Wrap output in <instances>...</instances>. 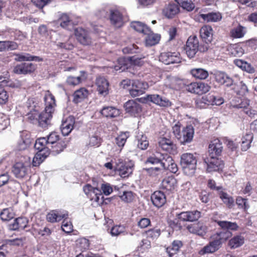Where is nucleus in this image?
<instances>
[{
    "label": "nucleus",
    "instance_id": "f257e3e1",
    "mask_svg": "<svg viewBox=\"0 0 257 257\" xmlns=\"http://www.w3.org/2000/svg\"><path fill=\"white\" fill-rule=\"evenodd\" d=\"M44 99L45 108V110L39 115L38 122L40 126L46 127L50 124L52 114L55 111L56 104L55 97L49 90L45 91Z\"/></svg>",
    "mask_w": 257,
    "mask_h": 257
},
{
    "label": "nucleus",
    "instance_id": "f03ea898",
    "mask_svg": "<svg viewBox=\"0 0 257 257\" xmlns=\"http://www.w3.org/2000/svg\"><path fill=\"white\" fill-rule=\"evenodd\" d=\"M34 148L38 152L36 154L33 158L32 164L33 166H38L49 156L50 154L49 146H47L46 138H42L36 141Z\"/></svg>",
    "mask_w": 257,
    "mask_h": 257
},
{
    "label": "nucleus",
    "instance_id": "7ed1b4c3",
    "mask_svg": "<svg viewBox=\"0 0 257 257\" xmlns=\"http://www.w3.org/2000/svg\"><path fill=\"white\" fill-rule=\"evenodd\" d=\"M197 162L194 154L189 153L183 154L181 156L180 164L184 173L188 176H193L196 172Z\"/></svg>",
    "mask_w": 257,
    "mask_h": 257
},
{
    "label": "nucleus",
    "instance_id": "20e7f679",
    "mask_svg": "<svg viewBox=\"0 0 257 257\" xmlns=\"http://www.w3.org/2000/svg\"><path fill=\"white\" fill-rule=\"evenodd\" d=\"M209 46L207 45H199V40L197 36H190L184 46V51L187 56L190 58H193L197 52L199 51L201 52H205L208 50Z\"/></svg>",
    "mask_w": 257,
    "mask_h": 257
},
{
    "label": "nucleus",
    "instance_id": "39448f33",
    "mask_svg": "<svg viewBox=\"0 0 257 257\" xmlns=\"http://www.w3.org/2000/svg\"><path fill=\"white\" fill-rule=\"evenodd\" d=\"M142 59V57L138 55L119 58L117 59V64L114 66V69L115 71H118L120 72L131 68L134 66H141L143 63Z\"/></svg>",
    "mask_w": 257,
    "mask_h": 257
},
{
    "label": "nucleus",
    "instance_id": "423d86ee",
    "mask_svg": "<svg viewBox=\"0 0 257 257\" xmlns=\"http://www.w3.org/2000/svg\"><path fill=\"white\" fill-rule=\"evenodd\" d=\"M223 102V98L211 93L197 98L195 100L196 106L199 108H204L210 105H220Z\"/></svg>",
    "mask_w": 257,
    "mask_h": 257
},
{
    "label": "nucleus",
    "instance_id": "0eeeda50",
    "mask_svg": "<svg viewBox=\"0 0 257 257\" xmlns=\"http://www.w3.org/2000/svg\"><path fill=\"white\" fill-rule=\"evenodd\" d=\"M83 190L91 201L96 202L98 204H101L104 202V197L100 189L93 187L90 184H86L83 187Z\"/></svg>",
    "mask_w": 257,
    "mask_h": 257
},
{
    "label": "nucleus",
    "instance_id": "6e6552de",
    "mask_svg": "<svg viewBox=\"0 0 257 257\" xmlns=\"http://www.w3.org/2000/svg\"><path fill=\"white\" fill-rule=\"evenodd\" d=\"M203 163L206 165L207 172L219 171L224 167L223 162L213 155L204 158Z\"/></svg>",
    "mask_w": 257,
    "mask_h": 257
},
{
    "label": "nucleus",
    "instance_id": "1a4fd4ad",
    "mask_svg": "<svg viewBox=\"0 0 257 257\" xmlns=\"http://www.w3.org/2000/svg\"><path fill=\"white\" fill-rule=\"evenodd\" d=\"M139 100L143 103H145L147 101H150L161 107H169L172 104L168 99L162 97L159 94L148 95L146 97L139 98Z\"/></svg>",
    "mask_w": 257,
    "mask_h": 257
},
{
    "label": "nucleus",
    "instance_id": "9d476101",
    "mask_svg": "<svg viewBox=\"0 0 257 257\" xmlns=\"http://www.w3.org/2000/svg\"><path fill=\"white\" fill-rule=\"evenodd\" d=\"M29 167V163L17 162L12 167V172L17 178L22 179L28 174Z\"/></svg>",
    "mask_w": 257,
    "mask_h": 257
},
{
    "label": "nucleus",
    "instance_id": "9b49d317",
    "mask_svg": "<svg viewBox=\"0 0 257 257\" xmlns=\"http://www.w3.org/2000/svg\"><path fill=\"white\" fill-rule=\"evenodd\" d=\"M210 86L204 82H192L187 85L186 89L191 93L202 94L208 92Z\"/></svg>",
    "mask_w": 257,
    "mask_h": 257
},
{
    "label": "nucleus",
    "instance_id": "f8f14e48",
    "mask_svg": "<svg viewBox=\"0 0 257 257\" xmlns=\"http://www.w3.org/2000/svg\"><path fill=\"white\" fill-rule=\"evenodd\" d=\"M148 88V84L145 82L139 80L132 81V87L129 89L130 94L135 97L140 96L145 92Z\"/></svg>",
    "mask_w": 257,
    "mask_h": 257
},
{
    "label": "nucleus",
    "instance_id": "ddd939ff",
    "mask_svg": "<svg viewBox=\"0 0 257 257\" xmlns=\"http://www.w3.org/2000/svg\"><path fill=\"white\" fill-rule=\"evenodd\" d=\"M141 101L139 99L130 100L124 104L126 112L134 116L138 115L142 111V107L138 101Z\"/></svg>",
    "mask_w": 257,
    "mask_h": 257
},
{
    "label": "nucleus",
    "instance_id": "4468645a",
    "mask_svg": "<svg viewBox=\"0 0 257 257\" xmlns=\"http://www.w3.org/2000/svg\"><path fill=\"white\" fill-rule=\"evenodd\" d=\"M194 134V129L193 126L191 125H187L183 128L178 140L182 145L190 143L193 140Z\"/></svg>",
    "mask_w": 257,
    "mask_h": 257
},
{
    "label": "nucleus",
    "instance_id": "2eb2a0df",
    "mask_svg": "<svg viewBox=\"0 0 257 257\" xmlns=\"http://www.w3.org/2000/svg\"><path fill=\"white\" fill-rule=\"evenodd\" d=\"M159 146L164 151L170 154H175L177 153V146L170 139L163 137L159 139Z\"/></svg>",
    "mask_w": 257,
    "mask_h": 257
},
{
    "label": "nucleus",
    "instance_id": "dca6fc26",
    "mask_svg": "<svg viewBox=\"0 0 257 257\" xmlns=\"http://www.w3.org/2000/svg\"><path fill=\"white\" fill-rule=\"evenodd\" d=\"M75 35L78 41L83 45L91 44L92 39L90 33L82 28H77L75 30Z\"/></svg>",
    "mask_w": 257,
    "mask_h": 257
},
{
    "label": "nucleus",
    "instance_id": "f3484780",
    "mask_svg": "<svg viewBox=\"0 0 257 257\" xmlns=\"http://www.w3.org/2000/svg\"><path fill=\"white\" fill-rule=\"evenodd\" d=\"M180 12L178 3H170L166 5L162 10V14L168 19H172Z\"/></svg>",
    "mask_w": 257,
    "mask_h": 257
},
{
    "label": "nucleus",
    "instance_id": "a211bd4d",
    "mask_svg": "<svg viewBox=\"0 0 257 257\" xmlns=\"http://www.w3.org/2000/svg\"><path fill=\"white\" fill-rule=\"evenodd\" d=\"M159 60L167 65L180 62L179 54L170 52L162 53L160 55Z\"/></svg>",
    "mask_w": 257,
    "mask_h": 257
},
{
    "label": "nucleus",
    "instance_id": "6ab92c4d",
    "mask_svg": "<svg viewBox=\"0 0 257 257\" xmlns=\"http://www.w3.org/2000/svg\"><path fill=\"white\" fill-rule=\"evenodd\" d=\"M68 213L66 211L53 210L49 212L46 216L47 220L51 223L57 222L63 218H67Z\"/></svg>",
    "mask_w": 257,
    "mask_h": 257
},
{
    "label": "nucleus",
    "instance_id": "aec40b11",
    "mask_svg": "<svg viewBox=\"0 0 257 257\" xmlns=\"http://www.w3.org/2000/svg\"><path fill=\"white\" fill-rule=\"evenodd\" d=\"M35 65L32 63H22L16 66L13 72L18 74H27L35 71Z\"/></svg>",
    "mask_w": 257,
    "mask_h": 257
},
{
    "label": "nucleus",
    "instance_id": "412c9836",
    "mask_svg": "<svg viewBox=\"0 0 257 257\" xmlns=\"http://www.w3.org/2000/svg\"><path fill=\"white\" fill-rule=\"evenodd\" d=\"M109 18L111 24L115 28H120L123 25L122 16L117 10H109Z\"/></svg>",
    "mask_w": 257,
    "mask_h": 257
},
{
    "label": "nucleus",
    "instance_id": "4be33fe9",
    "mask_svg": "<svg viewBox=\"0 0 257 257\" xmlns=\"http://www.w3.org/2000/svg\"><path fill=\"white\" fill-rule=\"evenodd\" d=\"M213 29L208 25L203 26L200 30V36L203 41L205 43V45L210 43L213 40Z\"/></svg>",
    "mask_w": 257,
    "mask_h": 257
},
{
    "label": "nucleus",
    "instance_id": "5701e85b",
    "mask_svg": "<svg viewBox=\"0 0 257 257\" xmlns=\"http://www.w3.org/2000/svg\"><path fill=\"white\" fill-rule=\"evenodd\" d=\"M209 156L217 157L222 151V144L219 139H216L211 142L208 148Z\"/></svg>",
    "mask_w": 257,
    "mask_h": 257
},
{
    "label": "nucleus",
    "instance_id": "b1692460",
    "mask_svg": "<svg viewBox=\"0 0 257 257\" xmlns=\"http://www.w3.org/2000/svg\"><path fill=\"white\" fill-rule=\"evenodd\" d=\"M151 199L154 206L158 208L162 207L166 202V196L161 191H155L152 194Z\"/></svg>",
    "mask_w": 257,
    "mask_h": 257
},
{
    "label": "nucleus",
    "instance_id": "393cba45",
    "mask_svg": "<svg viewBox=\"0 0 257 257\" xmlns=\"http://www.w3.org/2000/svg\"><path fill=\"white\" fill-rule=\"evenodd\" d=\"M75 122V117L70 115L66 118L65 121L62 122L61 130L64 136H67L71 133L73 128Z\"/></svg>",
    "mask_w": 257,
    "mask_h": 257
},
{
    "label": "nucleus",
    "instance_id": "a878e982",
    "mask_svg": "<svg viewBox=\"0 0 257 257\" xmlns=\"http://www.w3.org/2000/svg\"><path fill=\"white\" fill-rule=\"evenodd\" d=\"M96 84L99 93L105 96L108 93L109 83L107 80L103 77H98L96 80Z\"/></svg>",
    "mask_w": 257,
    "mask_h": 257
},
{
    "label": "nucleus",
    "instance_id": "bb28decb",
    "mask_svg": "<svg viewBox=\"0 0 257 257\" xmlns=\"http://www.w3.org/2000/svg\"><path fill=\"white\" fill-rule=\"evenodd\" d=\"M201 212L196 210L181 212V218L184 219L185 222L197 221L201 217Z\"/></svg>",
    "mask_w": 257,
    "mask_h": 257
},
{
    "label": "nucleus",
    "instance_id": "cd10ccee",
    "mask_svg": "<svg viewBox=\"0 0 257 257\" xmlns=\"http://www.w3.org/2000/svg\"><path fill=\"white\" fill-rule=\"evenodd\" d=\"M134 164L130 162L129 164L122 163L117 165L116 170L118 171L119 174L122 178L128 177L133 172Z\"/></svg>",
    "mask_w": 257,
    "mask_h": 257
},
{
    "label": "nucleus",
    "instance_id": "c85d7f7f",
    "mask_svg": "<svg viewBox=\"0 0 257 257\" xmlns=\"http://www.w3.org/2000/svg\"><path fill=\"white\" fill-rule=\"evenodd\" d=\"M215 79L220 84H225L227 86H230L233 84V80L226 73L221 71H218L215 74Z\"/></svg>",
    "mask_w": 257,
    "mask_h": 257
},
{
    "label": "nucleus",
    "instance_id": "c756f323",
    "mask_svg": "<svg viewBox=\"0 0 257 257\" xmlns=\"http://www.w3.org/2000/svg\"><path fill=\"white\" fill-rule=\"evenodd\" d=\"M231 233L229 231L220 232L217 234L214 241H243V238L241 236H236L232 238H229Z\"/></svg>",
    "mask_w": 257,
    "mask_h": 257
},
{
    "label": "nucleus",
    "instance_id": "7c9ffc66",
    "mask_svg": "<svg viewBox=\"0 0 257 257\" xmlns=\"http://www.w3.org/2000/svg\"><path fill=\"white\" fill-rule=\"evenodd\" d=\"M15 60L19 62L32 61L40 62L42 61V59L39 57L33 56L27 53L15 54Z\"/></svg>",
    "mask_w": 257,
    "mask_h": 257
},
{
    "label": "nucleus",
    "instance_id": "2f4dec72",
    "mask_svg": "<svg viewBox=\"0 0 257 257\" xmlns=\"http://www.w3.org/2000/svg\"><path fill=\"white\" fill-rule=\"evenodd\" d=\"M28 223V220L26 218L19 217L9 225V227L12 230L24 229L27 227Z\"/></svg>",
    "mask_w": 257,
    "mask_h": 257
},
{
    "label": "nucleus",
    "instance_id": "473e14b6",
    "mask_svg": "<svg viewBox=\"0 0 257 257\" xmlns=\"http://www.w3.org/2000/svg\"><path fill=\"white\" fill-rule=\"evenodd\" d=\"M184 219L181 218V213L177 214L176 217L173 220L168 221L169 226L174 230H180L184 225Z\"/></svg>",
    "mask_w": 257,
    "mask_h": 257
},
{
    "label": "nucleus",
    "instance_id": "72a5a7b5",
    "mask_svg": "<svg viewBox=\"0 0 257 257\" xmlns=\"http://www.w3.org/2000/svg\"><path fill=\"white\" fill-rule=\"evenodd\" d=\"M100 112L103 116L110 118L116 117L120 114L118 109L112 106L103 107Z\"/></svg>",
    "mask_w": 257,
    "mask_h": 257
},
{
    "label": "nucleus",
    "instance_id": "f704fd0d",
    "mask_svg": "<svg viewBox=\"0 0 257 257\" xmlns=\"http://www.w3.org/2000/svg\"><path fill=\"white\" fill-rule=\"evenodd\" d=\"M187 228L190 232L200 236H203L206 231V227L199 222L197 224L188 225Z\"/></svg>",
    "mask_w": 257,
    "mask_h": 257
},
{
    "label": "nucleus",
    "instance_id": "c9c22d12",
    "mask_svg": "<svg viewBox=\"0 0 257 257\" xmlns=\"http://www.w3.org/2000/svg\"><path fill=\"white\" fill-rule=\"evenodd\" d=\"M147 35L145 38V44L147 46H153L159 43L161 36L158 34L154 33L151 30V32L145 34Z\"/></svg>",
    "mask_w": 257,
    "mask_h": 257
},
{
    "label": "nucleus",
    "instance_id": "e433bc0d",
    "mask_svg": "<svg viewBox=\"0 0 257 257\" xmlns=\"http://www.w3.org/2000/svg\"><path fill=\"white\" fill-rule=\"evenodd\" d=\"M220 246L221 242H209L208 244L200 250L199 253L203 255L205 253H213L217 250Z\"/></svg>",
    "mask_w": 257,
    "mask_h": 257
},
{
    "label": "nucleus",
    "instance_id": "4c0bfd02",
    "mask_svg": "<svg viewBox=\"0 0 257 257\" xmlns=\"http://www.w3.org/2000/svg\"><path fill=\"white\" fill-rule=\"evenodd\" d=\"M131 27L136 31L145 34L151 32V29L144 23L139 21H134L131 23Z\"/></svg>",
    "mask_w": 257,
    "mask_h": 257
},
{
    "label": "nucleus",
    "instance_id": "58836bf2",
    "mask_svg": "<svg viewBox=\"0 0 257 257\" xmlns=\"http://www.w3.org/2000/svg\"><path fill=\"white\" fill-rule=\"evenodd\" d=\"M234 64L242 70L245 71L249 73L254 72V69L253 67L248 63L244 61L241 59H235L233 61Z\"/></svg>",
    "mask_w": 257,
    "mask_h": 257
},
{
    "label": "nucleus",
    "instance_id": "ea45409f",
    "mask_svg": "<svg viewBox=\"0 0 257 257\" xmlns=\"http://www.w3.org/2000/svg\"><path fill=\"white\" fill-rule=\"evenodd\" d=\"M88 95V90L85 88H81L76 90L73 94V101L78 103L86 98Z\"/></svg>",
    "mask_w": 257,
    "mask_h": 257
},
{
    "label": "nucleus",
    "instance_id": "a19ab883",
    "mask_svg": "<svg viewBox=\"0 0 257 257\" xmlns=\"http://www.w3.org/2000/svg\"><path fill=\"white\" fill-rule=\"evenodd\" d=\"M81 75L77 77L69 76L67 79V83L68 85L75 86L79 84L82 80L86 78V72L81 71Z\"/></svg>",
    "mask_w": 257,
    "mask_h": 257
},
{
    "label": "nucleus",
    "instance_id": "79ce46f5",
    "mask_svg": "<svg viewBox=\"0 0 257 257\" xmlns=\"http://www.w3.org/2000/svg\"><path fill=\"white\" fill-rule=\"evenodd\" d=\"M66 146L65 142L60 140L55 145L50 146V149H51L52 153L54 155H56L62 152L66 147Z\"/></svg>",
    "mask_w": 257,
    "mask_h": 257
},
{
    "label": "nucleus",
    "instance_id": "37998d69",
    "mask_svg": "<svg viewBox=\"0 0 257 257\" xmlns=\"http://www.w3.org/2000/svg\"><path fill=\"white\" fill-rule=\"evenodd\" d=\"M190 73L195 78L199 79H205L209 75L207 70L202 68H194L191 70Z\"/></svg>",
    "mask_w": 257,
    "mask_h": 257
},
{
    "label": "nucleus",
    "instance_id": "c03bdc74",
    "mask_svg": "<svg viewBox=\"0 0 257 257\" xmlns=\"http://www.w3.org/2000/svg\"><path fill=\"white\" fill-rule=\"evenodd\" d=\"M246 33V28L240 25L233 28L230 31V36L233 38H241Z\"/></svg>",
    "mask_w": 257,
    "mask_h": 257
},
{
    "label": "nucleus",
    "instance_id": "a18cd8bd",
    "mask_svg": "<svg viewBox=\"0 0 257 257\" xmlns=\"http://www.w3.org/2000/svg\"><path fill=\"white\" fill-rule=\"evenodd\" d=\"M200 17L207 22H215L221 19V16L219 13H209L206 14H201Z\"/></svg>",
    "mask_w": 257,
    "mask_h": 257
},
{
    "label": "nucleus",
    "instance_id": "49530a36",
    "mask_svg": "<svg viewBox=\"0 0 257 257\" xmlns=\"http://www.w3.org/2000/svg\"><path fill=\"white\" fill-rule=\"evenodd\" d=\"M219 195L220 198L222 200L224 204L229 208H231L234 205L233 198L229 195L227 193L223 192L221 190L219 192Z\"/></svg>",
    "mask_w": 257,
    "mask_h": 257
},
{
    "label": "nucleus",
    "instance_id": "de8ad7c7",
    "mask_svg": "<svg viewBox=\"0 0 257 257\" xmlns=\"http://www.w3.org/2000/svg\"><path fill=\"white\" fill-rule=\"evenodd\" d=\"M60 25L63 28L70 30L72 28L73 22L70 20L69 16L65 14L62 15L59 20Z\"/></svg>",
    "mask_w": 257,
    "mask_h": 257
},
{
    "label": "nucleus",
    "instance_id": "09e8293b",
    "mask_svg": "<svg viewBox=\"0 0 257 257\" xmlns=\"http://www.w3.org/2000/svg\"><path fill=\"white\" fill-rule=\"evenodd\" d=\"M72 41L73 39L69 37L67 38L64 42H58L56 46L60 49L71 50L74 48Z\"/></svg>",
    "mask_w": 257,
    "mask_h": 257
},
{
    "label": "nucleus",
    "instance_id": "8fccbe9b",
    "mask_svg": "<svg viewBox=\"0 0 257 257\" xmlns=\"http://www.w3.org/2000/svg\"><path fill=\"white\" fill-rule=\"evenodd\" d=\"M175 1L178 3L179 6L188 12L192 11L195 8V5L191 0H175Z\"/></svg>",
    "mask_w": 257,
    "mask_h": 257
},
{
    "label": "nucleus",
    "instance_id": "3c124183",
    "mask_svg": "<svg viewBox=\"0 0 257 257\" xmlns=\"http://www.w3.org/2000/svg\"><path fill=\"white\" fill-rule=\"evenodd\" d=\"M157 155L160 156V163L164 169L168 167L169 165L173 161L172 158L168 154L158 153Z\"/></svg>",
    "mask_w": 257,
    "mask_h": 257
},
{
    "label": "nucleus",
    "instance_id": "603ef678",
    "mask_svg": "<svg viewBox=\"0 0 257 257\" xmlns=\"http://www.w3.org/2000/svg\"><path fill=\"white\" fill-rule=\"evenodd\" d=\"M182 245V242H172V245L166 248V251L170 257H173V255L177 253Z\"/></svg>",
    "mask_w": 257,
    "mask_h": 257
},
{
    "label": "nucleus",
    "instance_id": "864d4df0",
    "mask_svg": "<svg viewBox=\"0 0 257 257\" xmlns=\"http://www.w3.org/2000/svg\"><path fill=\"white\" fill-rule=\"evenodd\" d=\"M253 139V136L251 134H247L242 139L241 150L246 151L250 147V144Z\"/></svg>",
    "mask_w": 257,
    "mask_h": 257
},
{
    "label": "nucleus",
    "instance_id": "5fc2aeb1",
    "mask_svg": "<svg viewBox=\"0 0 257 257\" xmlns=\"http://www.w3.org/2000/svg\"><path fill=\"white\" fill-rule=\"evenodd\" d=\"M1 218L4 221H9L14 217V213L11 208L4 209L0 214Z\"/></svg>",
    "mask_w": 257,
    "mask_h": 257
},
{
    "label": "nucleus",
    "instance_id": "6e6d98bb",
    "mask_svg": "<svg viewBox=\"0 0 257 257\" xmlns=\"http://www.w3.org/2000/svg\"><path fill=\"white\" fill-rule=\"evenodd\" d=\"M176 183V180L173 177L165 178L162 182V187L168 190H171L174 188Z\"/></svg>",
    "mask_w": 257,
    "mask_h": 257
},
{
    "label": "nucleus",
    "instance_id": "4d7b16f0",
    "mask_svg": "<svg viewBox=\"0 0 257 257\" xmlns=\"http://www.w3.org/2000/svg\"><path fill=\"white\" fill-rule=\"evenodd\" d=\"M31 144V140L29 137L26 136L25 138L22 136L19 141L18 144V149L20 151L25 150Z\"/></svg>",
    "mask_w": 257,
    "mask_h": 257
},
{
    "label": "nucleus",
    "instance_id": "13d9d810",
    "mask_svg": "<svg viewBox=\"0 0 257 257\" xmlns=\"http://www.w3.org/2000/svg\"><path fill=\"white\" fill-rule=\"evenodd\" d=\"M128 137V133H121L119 135L115 138L114 143L120 148H122L125 144L126 141Z\"/></svg>",
    "mask_w": 257,
    "mask_h": 257
},
{
    "label": "nucleus",
    "instance_id": "bf43d9fd",
    "mask_svg": "<svg viewBox=\"0 0 257 257\" xmlns=\"http://www.w3.org/2000/svg\"><path fill=\"white\" fill-rule=\"evenodd\" d=\"M122 201L125 203L132 202L135 198V194L131 191H124L119 195Z\"/></svg>",
    "mask_w": 257,
    "mask_h": 257
},
{
    "label": "nucleus",
    "instance_id": "052dcab7",
    "mask_svg": "<svg viewBox=\"0 0 257 257\" xmlns=\"http://www.w3.org/2000/svg\"><path fill=\"white\" fill-rule=\"evenodd\" d=\"M217 224L222 228L235 230L238 228V225L235 222L227 221H218Z\"/></svg>",
    "mask_w": 257,
    "mask_h": 257
},
{
    "label": "nucleus",
    "instance_id": "680f3d73",
    "mask_svg": "<svg viewBox=\"0 0 257 257\" xmlns=\"http://www.w3.org/2000/svg\"><path fill=\"white\" fill-rule=\"evenodd\" d=\"M138 140V147L142 150H144L147 149L149 146V141L147 140V138L145 135H141V136H138L137 137Z\"/></svg>",
    "mask_w": 257,
    "mask_h": 257
},
{
    "label": "nucleus",
    "instance_id": "e2e57ef3",
    "mask_svg": "<svg viewBox=\"0 0 257 257\" xmlns=\"http://www.w3.org/2000/svg\"><path fill=\"white\" fill-rule=\"evenodd\" d=\"M59 140H60L59 139V135L56 132H52L46 138L47 146L50 147V146L55 145Z\"/></svg>",
    "mask_w": 257,
    "mask_h": 257
},
{
    "label": "nucleus",
    "instance_id": "0e129e2a",
    "mask_svg": "<svg viewBox=\"0 0 257 257\" xmlns=\"http://www.w3.org/2000/svg\"><path fill=\"white\" fill-rule=\"evenodd\" d=\"M236 203L239 208L247 210L249 208V205L247 199L238 196L236 199Z\"/></svg>",
    "mask_w": 257,
    "mask_h": 257
},
{
    "label": "nucleus",
    "instance_id": "69168bd1",
    "mask_svg": "<svg viewBox=\"0 0 257 257\" xmlns=\"http://www.w3.org/2000/svg\"><path fill=\"white\" fill-rule=\"evenodd\" d=\"M125 231V228L123 225H115L111 228L110 233L112 236H116L123 234Z\"/></svg>",
    "mask_w": 257,
    "mask_h": 257
},
{
    "label": "nucleus",
    "instance_id": "338daca9",
    "mask_svg": "<svg viewBox=\"0 0 257 257\" xmlns=\"http://www.w3.org/2000/svg\"><path fill=\"white\" fill-rule=\"evenodd\" d=\"M160 235V229H150L145 232L146 236L149 239H156Z\"/></svg>",
    "mask_w": 257,
    "mask_h": 257
},
{
    "label": "nucleus",
    "instance_id": "774afa93",
    "mask_svg": "<svg viewBox=\"0 0 257 257\" xmlns=\"http://www.w3.org/2000/svg\"><path fill=\"white\" fill-rule=\"evenodd\" d=\"M67 218H63L64 220L62 222V229L66 233H70L73 230V225L72 223L67 220Z\"/></svg>",
    "mask_w": 257,
    "mask_h": 257
}]
</instances>
